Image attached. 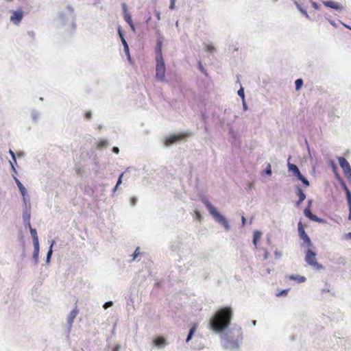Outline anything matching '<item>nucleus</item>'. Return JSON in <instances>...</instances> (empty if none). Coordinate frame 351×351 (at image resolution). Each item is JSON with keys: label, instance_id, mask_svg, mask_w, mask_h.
Listing matches in <instances>:
<instances>
[{"label": "nucleus", "instance_id": "nucleus-1", "mask_svg": "<svg viewBox=\"0 0 351 351\" xmlns=\"http://www.w3.org/2000/svg\"><path fill=\"white\" fill-rule=\"evenodd\" d=\"M232 316L230 307L221 308L210 319L209 325L214 332L220 334L221 343L225 350L237 351L243 341V332L239 324H234L229 327Z\"/></svg>", "mask_w": 351, "mask_h": 351}, {"label": "nucleus", "instance_id": "nucleus-2", "mask_svg": "<svg viewBox=\"0 0 351 351\" xmlns=\"http://www.w3.org/2000/svg\"><path fill=\"white\" fill-rule=\"evenodd\" d=\"M74 8L68 5L58 12L57 21L65 31L72 32L76 28Z\"/></svg>", "mask_w": 351, "mask_h": 351}, {"label": "nucleus", "instance_id": "nucleus-3", "mask_svg": "<svg viewBox=\"0 0 351 351\" xmlns=\"http://www.w3.org/2000/svg\"><path fill=\"white\" fill-rule=\"evenodd\" d=\"M200 199L208 210V213L214 218V219L217 223L221 224L226 230H229L230 226L228 221L217 210V208L211 204L208 197L206 196H202Z\"/></svg>", "mask_w": 351, "mask_h": 351}, {"label": "nucleus", "instance_id": "nucleus-4", "mask_svg": "<svg viewBox=\"0 0 351 351\" xmlns=\"http://www.w3.org/2000/svg\"><path fill=\"white\" fill-rule=\"evenodd\" d=\"M316 256L315 252L311 249H308L305 252L304 261L314 269L319 271L324 269V266L317 261Z\"/></svg>", "mask_w": 351, "mask_h": 351}, {"label": "nucleus", "instance_id": "nucleus-5", "mask_svg": "<svg viewBox=\"0 0 351 351\" xmlns=\"http://www.w3.org/2000/svg\"><path fill=\"white\" fill-rule=\"evenodd\" d=\"M287 167L289 171L292 172L293 175L296 177L298 180L301 181L305 186L310 185L309 181L301 173L297 165L288 162Z\"/></svg>", "mask_w": 351, "mask_h": 351}, {"label": "nucleus", "instance_id": "nucleus-6", "mask_svg": "<svg viewBox=\"0 0 351 351\" xmlns=\"http://www.w3.org/2000/svg\"><path fill=\"white\" fill-rule=\"evenodd\" d=\"M298 226L299 237L303 241V243L302 245L303 247H307L308 248L313 247V243L311 242L310 237L308 236V234L305 232L304 228L303 225L301 221H300L298 223Z\"/></svg>", "mask_w": 351, "mask_h": 351}, {"label": "nucleus", "instance_id": "nucleus-7", "mask_svg": "<svg viewBox=\"0 0 351 351\" xmlns=\"http://www.w3.org/2000/svg\"><path fill=\"white\" fill-rule=\"evenodd\" d=\"M156 77L158 80L164 82L165 80V64L164 59L156 60Z\"/></svg>", "mask_w": 351, "mask_h": 351}, {"label": "nucleus", "instance_id": "nucleus-8", "mask_svg": "<svg viewBox=\"0 0 351 351\" xmlns=\"http://www.w3.org/2000/svg\"><path fill=\"white\" fill-rule=\"evenodd\" d=\"M337 160L345 176L348 179V181L351 184V167L349 162L343 156L338 157Z\"/></svg>", "mask_w": 351, "mask_h": 351}, {"label": "nucleus", "instance_id": "nucleus-9", "mask_svg": "<svg viewBox=\"0 0 351 351\" xmlns=\"http://www.w3.org/2000/svg\"><path fill=\"white\" fill-rule=\"evenodd\" d=\"M11 15L10 17V21L16 25H18L21 23L23 16L24 12L22 10L21 8H19L15 10L10 11Z\"/></svg>", "mask_w": 351, "mask_h": 351}, {"label": "nucleus", "instance_id": "nucleus-10", "mask_svg": "<svg viewBox=\"0 0 351 351\" xmlns=\"http://www.w3.org/2000/svg\"><path fill=\"white\" fill-rule=\"evenodd\" d=\"M185 136H186V134H173L167 138H166L165 141V145L167 147H169L173 144L174 143L181 141L183 139Z\"/></svg>", "mask_w": 351, "mask_h": 351}, {"label": "nucleus", "instance_id": "nucleus-11", "mask_svg": "<svg viewBox=\"0 0 351 351\" xmlns=\"http://www.w3.org/2000/svg\"><path fill=\"white\" fill-rule=\"evenodd\" d=\"M77 313H78L77 310L76 308H74L73 310H72L70 312V313L69 314V315L67 317V319H66L67 324H68V327H67V330H66V337H69V333L71 332V329L73 321H74L75 318L76 317Z\"/></svg>", "mask_w": 351, "mask_h": 351}, {"label": "nucleus", "instance_id": "nucleus-12", "mask_svg": "<svg viewBox=\"0 0 351 351\" xmlns=\"http://www.w3.org/2000/svg\"><path fill=\"white\" fill-rule=\"evenodd\" d=\"M304 214L306 217L313 221H316L320 223H324L326 222L325 219L319 218L317 215L313 214L308 208H305Z\"/></svg>", "mask_w": 351, "mask_h": 351}, {"label": "nucleus", "instance_id": "nucleus-13", "mask_svg": "<svg viewBox=\"0 0 351 351\" xmlns=\"http://www.w3.org/2000/svg\"><path fill=\"white\" fill-rule=\"evenodd\" d=\"M295 194L298 197V200L296 202V206H299L302 202L306 199V195L300 186H295Z\"/></svg>", "mask_w": 351, "mask_h": 351}, {"label": "nucleus", "instance_id": "nucleus-14", "mask_svg": "<svg viewBox=\"0 0 351 351\" xmlns=\"http://www.w3.org/2000/svg\"><path fill=\"white\" fill-rule=\"evenodd\" d=\"M154 344L158 348H163L167 345L166 339L162 337H158L154 339Z\"/></svg>", "mask_w": 351, "mask_h": 351}, {"label": "nucleus", "instance_id": "nucleus-15", "mask_svg": "<svg viewBox=\"0 0 351 351\" xmlns=\"http://www.w3.org/2000/svg\"><path fill=\"white\" fill-rule=\"evenodd\" d=\"M13 178H14V180L21 192V195L23 197L26 196L27 191V189H25V187L23 186V184L21 182V181L16 176H13Z\"/></svg>", "mask_w": 351, "mask_h": 351}, {"label": "nucleus", "instance_id": "nucleus-16", "mask_svg": "<svg viewBox=\"0 0 351 351\" xmlns=\"http://www.w3.org/2000/svg\"><path fill=\"white\" fill-rule=\"evenodd\" d=\"M22 217L23 223L29 224V221H30L31 218V208H29L28 207L23 208Z\"/></svg>", "mask_w": 351, "mask_h": 351}, {"label": "nucleus", "instance_id": "nucleus-17", "mask_svg": "<svg viewBox=\"0 0 351 351\" xmlns=\"http://www.w3.org/2000/svg\"><path fill=\"white\" fill-rule=\"evenodd\" d=\"M323 3L325 6L337 10H341L342 8V6L339 3L335 2V1H324Z\"/></svg>", "mask_w": 351, "mask_h": 351}, {"label": "nucleus", "instance_id": "nucleus-18", "mask_svg": "<svg viewBox=\"0 0 351 351\" xmlns=\"http://www.w3.org/2000/svg\"><path fill=\"white\" fill-rule=\"evenodd\" d=\"M39 243L34 244V252L32 255V258L34 261V264H37L38 262V256H39Z\"/></svg>", "mask_w": 351, "mask_h": 351}, {"label": "nucleus", "instance_id": "nucleus-19", "mask_svg": "<svg viewBox=\"0 0 351 351\" xmlns=\"http://www.w3.org/2000/svg\"><path fill=\"white\" fill-rule=\"evenodd\" d=\"M287 278L289 280H295L298 283H302L306 280V278L305 276H300V275H289Z\"/></svg>", "mask_w": 351, "mask_h": 351}, {"label": "nucleus", "instance_id": "nucleus-20", "mask_svg": "<svg viewBox=\"0 0 351 351\" xmlns=\"http://www.w3.org/2000/svg\"><path fill=\"white\" fill-rule=\"evenodd\" d=\"M293 3L295 5L298 10L308 20L311 21V19L306 10L302 8V5L295 0H293Z\"/></svg>", "mask_w": 351, "mask_h": 351}, {"label": "nucleus", "instance_id": "nucleus-21", "mask_svg": "<svg viewBox=\"0 0 351 351\" xmlns=\"http://www.w3.org/2000/svg\"><path fill=\"white\" fill-rule=\"evenodd\" d=\"M30 116L33 123H37L40 117V112L35 109H33L31 111Z\"/></svg>", "mask_w": 351, "mask_h": 351}, {"label": "nucleus", "instance_id": "nucleus-22", "mask_svg": "<svg viewBox=\"0 0 351 351\" xmlns=\"http://www.w3.org/2000/svg\"><path fill=\"white\" fill-rule=\"evenodd\" d=\"M123 17H124V20L125 21V22L130 25L132 32H135L136 29H135L134 25L132 22L131 14H125Z\"/></svg>", "mask_w": 351, "mask_h": 351}, {"label": "nucleus", "instance_id": "nucleus-23", "mask_svg": "<svg viewBox=\"0 0 351 351\" xmlns=\"http://www.w3.org/2000/svg\"><path fill=\"white\" fill-rule=\"evenodd\" d=\"M197 328V325L196 324H194L189 331V333H188V335H187V337L186 339V342H189L191 340Z\"/></svg>", "mask_w": 351, "mask_h": 351}, {"label": "nucleus", "instance_id": "nucleus-24", "mask_svg": "<svg viewBox=\"0 0 351 351\" xmlns=\"http://www.w3.org/2000/svg\"><path fill=\"white\" fill-rule=\"evenodd\" d=\"M261 232L258 230H256L254 232L252 243L256 247H257L258 241L261 239Z\"/></svg>", "mask_w": 351, "mask_h": 351}, {"label": "nucleus", "instance_id": "nucleus-25", "mask_svg": "<svg viewBox=\"0 0 351 351\" xmlns=\"http://www.w3.org/2000/svg\"><path fill=\"white\" fill-rule=\"evenodd\" d=\"M29 232H30L31 236L32 237L33 244L39 243L38 237L37 234L36 230L34 228H30Z\"/></svg>", "mask_w": 351, "mask_h": 351}, {"label": "nucleus", "instance_id": "nucleus-26", "mask_svg": "<svg viewBox=\"0 0 351 351\" xmlns=\"http://www.w3.org/2000/svg\"><path fill=\"white\" fill-rule=\"evenodd\" d=\"M55 243V241L54 240H52L51 241V244H50V246H49V250L47 253V256H46V262L47 263H49L50 262V260H51V256H52V253H53V245H54Z\"/></svg>", "mask_w": 351, "mask_h": 351}, {"label": "nucleus", "instance_id": "nucleus-27", "mask_svg": "<svg viewBox=\"0 0 351 351\" xmlns=\"http://www.w3.org/2000/svg\"><path fill=\"white\" fill-rule=\"evenodd\" d=\"M156 60H162V47L160 46H156Z\"/></svg>", "mask_w": 351, "mask_h": 351}, {"label": "nucleus", "instance_id": "nucleus-28", "mask_svg": "<svg viewBox=\"0 0 351 351\" xmlns=\"http://www.w3.org/2000/svg\"><path fill=\"white\" fill-rule=\"evenodd\" d=\"M156 34L158 35L156 46H160L162 47L163 43V37L158 29L157 30Z\"/></svg>", "mask_w": 351, "mask_h": 351}, {"label": "nucleus", "instance_id": "nucleus-29", "mask_svg": "<svg viewBox=\"0 0 351 351\" xmlns=\"http://www.w3.org/2000/svg\"><path fill=\"white\" fill-rule=\"evenodd\" d=\"M108 145V140L106 139H103V140H101L98 144H97V147L99 149H102V148H104V147H106Z\"/></svg>", "mask_w": 351, "mask_h": 351}, {"label": "nucleus", "instance_id": "nucleus-30", "mask_svg": "<svg viewBox=\"0 0 351 351\" xmlns=\"http://www.w3.org/2000/svg\"><path fill=\"white\" fill-rule=\"evenodd\" d=\"M117 32H118V34L120 37V39L121 40L122 45H125V43H128L124 38V35H123L121 28L120 27H118Z\"/></svg>", "mask_w": 351, "mask_h": 351}, {"label": "nucleus", "instance_id": "nucleus-31", "mask_svg": "<svg viewBox=\"0 0 351 351\" xmlns=\"http://www.w3.org/2000/svg\"><path fill=\"white\" fill-rule=\"evenodd\" d=\"M303 85V80L301 78L297 79L295 81V90H300Z\"/></svg>", "mask_w": 351, "mask_h": 351}, {"label": "nucleus", "instance_id": "nucleus-32", "mask_svg": "<svg viewBox=\"0 0 351 351\" xmlns=\"http://www.w3.org/2000/svg\"><path fill=\"white\" fill-rule=\"evenodd\" d=\"M123 49L125 53V55L127 56V58L129 60H130V49L128 43H125V45H123Z\"/></svg>", "mask_w": 351, "mask_h": 351}, {"label": "nucleus", "instance_id": "nucleus-33", "mask_svg": "<svg viewBox=\"0 0 351 351\" xmlns=\"http://www.w3.org/2000/svg\"><path fill=\"white\" fill-rule=\"evenodd\" d=\"M339 182L342 187V189L345 191V192H348V191H350L348 188L347 185L346 184L345 182L341 178H339Z\"/></svg>", "mask_w": 351, "mask_h": 351}, {"label": "nucleus", "instance_id": "nucleus-34", "mask_svg": "<svg viewBox=\"0 0 351 351\" xmlns=\"http://www.w3.org/2000/svg\"><path fill=\"white\" fill-rule=\"evenodd\" d=\"M123 173H121V174L119 176V178H118V180H117V184H116V185H115V186H114V189H113V192H114H114H115V191L117 189L118 186H119L122 183V178H123Z\"/></svg>", "mask_w": 351, "mask_h": 351}, {"label": "nucleus", "instance_id": "nucleus-35", "mask_svg": "<svg viewBox=\"0 0 351 351\" xmlns=\"http://www.w3.org/2000/svg\"><path fill=\"white\" fill-rule=\"evenodd\" d=\"M206 51L210 53H213L214 52L216 51L215 47L212 45H206Z\"/></svg>", "mask_w": 351, "mask_h": 351}, {"label": "nucleus", "instance_id": "nucleus-36", "mask_svg": "<svg viewBox=\"0 0 351 351\" xmlns=\"http://www.w3.org/2000/svg\"><path fill=\"white\" fill-rule=\"evenodd\" d=\"M141 254V252H140V248L139 247H136L134 252L133 253V254L132 255V260L133 261H135L138 256Z\"/></svg>", "mask_w": 351, "mask_h": 351}, {"label": "nucleus", "instance_id": "nucleus-37", "mask_svg": "<svg viewBox=\"0 0 351 351\" xmlns=\"http://www.w3.org/2000/svg\"><path fill=\"white\" fill-rule=\"evenodd\" d=\"M289 290V289L282 290L281 291L276 293V295L277 297L286 296L288 293Z\"/></svg>", "mask_w": 351, "mask_h": 351}, {"label": "nucleus", "instance_id": "nucleus-38", "mask_svg": "<svg viewBox=\"0 0 351 351\" xmlns=\"http://www.w3.org/2000/svg\"><path fill=\"white\" fill-rule=\"evenodd\" d=\"M237 94L242 99V100L245 99L244 89L243 87L240 88V89L237 92Z\"/></svg>", "mask_w": 351, "mask_h": 351}, {"label": "nucleus", "instance_id": "nucleus-39", "mask_svg": "<svg viewBox=\"0 0 351 351\" xmlns=\"http://www.w3.org/2000/svg\"><path fill=\"white\" fill-rule=\"evenodd\" d=\"M23 206H24L23 208H26L27 207H28L29 208H31L30 204L28 202V200L27 199L25 196L23 197Z\"/></svg>", "mask_w": 351, "mask_h": 351}, {"label": "nucleus", "instance_id": "nucleus-40", "mask_svg": "<svg viewBox=\"0 0 351 351\" xmlns=\"http://www.w3.org/2000/svg\"><path fill=\"white\" fill-rule=\"evenodd\" d=\"M346 194L348 204V206H351V192L350 191H348V192H346Z\"/></svg>", "mask_w": 351, "mask_h": 351}, {"label": "nucleus", "instance_id": "nucleus-41", "mask_svg": "<svg viewBox=\"0 0 351 351\" xmlns=\"http://www.w3.org/2000/svg\"><path fill=\"white\" fill-rule=\"evenodd\" d=\"M112 305H113V302L112 301H108L104 303V304L103 305V308L104 309H107V308L111 307Z\"/></svg>", "mask_w": 351, "mask_h": 351}, {"label": "nucleus", "instance_id": "nucleus-42", "mask_svg": "<svg viewBox=\"0 0 351 351\" xmlns=\"http://www.w3.org/2000/svg\"><path fill=\"white\" fill-rule=\"evenodd\" d=\"M271 173L272 172H271V165H270V164H268L267 168L265 170V173L268 175V176H271Z\"/></svg>", "mask_w": 351, "mask_h": 351}, {"label": "nucleus", "instance_id": "nucleus-43", "mask_svg": "<svg viewBox=\"0 0 351 351\" xmlns=\"http://www.w3.org/2000/svg\"><path fill=\"white\" fill-rule=\"evenodd\" d=\"M260 250H262L263 252V259L267 260L269 256L268 251L265 248H261Z\"/></svg>", "mask_w": 351, "mask_h": 351}, {"label": "nucleus", "instance_id": "nucleus-44", "mask_svg": "<svg viewBox=\"0 0 351 351\" xmlns=\"http://www.w3.org/2000/svg\"><path fill=\"white\" fill-rule=\"evenodd\" d=\"M271 271V270L269 268H266L261 271V274L263 276H267V275L270 274Z\"/></svg>", "mask_w": 351, "mask_h": 351}, {"label": "nucleus", "instance_id": "nucleus-45", "mask_svg": "<svg viewBox=\"0 0 351 351\" xmlns=\"http://www.w3.org/2000/svg\"><path fill=\"white\" fill-rule=\"evenodd\" d=\"M9 154L11 156L12 160L15 161V164H16V158L14 152L12 149H10Z\"/></svg>", "mask_w": 351, "mask_h": 351}, {"label": "nucleus", "instance_id": "nucleus-46", "mask_svg": "<svg viewBox=\"0 0 351 351\" xmlns=\"http://www.w3.org/2000/svg\"><path fill=\"white\" fill-rule=\"evenodd\" d=\"M138 198L136 197H132L130 199V204L132 206H135L137 204Z\"/></svg>", "mask_w": 351, "mask_h": 351}, {"label": "nucleus", "instance_id": "nucleus-47", "mask_svg": "<svg viewBox=\"0 0 351 351\" xmlns=\"http://www.w3.org/2000/svg\"><path fill=\"white\" fill-rule=\"evenodd\" d=\"M176 0H170V5H169V9L171 10H173L175 9L176 7Z\"/></svg>", "mask_w": 351, "mask_h": 351}, {"label": "nucleus", "instance_id": "nucleus-48", "mask_svg": "<svg viewBox=\"0 0 351 351\" xmlns=\"http://www.w3.org/2000/svg\"><path fill=\"white\" fill-rule=\"evenodd\" d=\"M311 3L314 9L318 10L319 8V5L317 3H316L315 1H311Z\"/></svg>", "mask_w": 351, "mask_h": 351}, {"label": "nucleus", "instance_id": "nucleus-49", "mask_svg": "<svg viewBox=\"0 0 351 351\" xmlns=\"http://www.w3.org/2000/svg\"><path fill=\"white\" fill-rule=\"evenodd\" d=\"M122 8H123V14L124 15L125 14H130L128 10H127V6H126V4L125 3H123L122 4Z\"/></svg>", "mask_w": 351, "mask_h": 351}, {"label": "nucleus", "instance_id": "nucleus-50", "mask_svg": "<svg viewBox=\"0 0 351 351\" xmlns=\"http://www.w3.org/2000/svg\"><path fill=\"white\" fill-rule=\"evenodd\" d=\"M10 166H11V168L12 169V171L16 173V170L15 169V167L14 165H16L15 164V161H10Z\"/></svg>", "mask_w": 351, "mask_h": 351}, {"label": "nucleus", "instance_id": "nucleus-51", "mask_svg": "<svg viewBox=\"0 0 351 351\" xmlns=\"http://www.w3.org/2000/svg\"><path fill=\"white\" fill-rule=\"evenodd\" d=\"M274 255H275V257H276V258H280V257H281L282 254H281V252H279V251H275V252H274Z\"/></svg>", "mask_w": 351, "mask_h": 351}, {"label": "nucleus", "instance_id": "nucleus-52", "mask_svg": "<svg viewBox=\"0 0 351 351\" xmlns=\"http://www.w3.org/2000/svg\"><path fill=\"white\" fill-rule=\"evenodd\" d=\"M155 12V15H156V19H157L158 21H160V19H161V18H160V12L159 11L156 10H155V12Z\"/></svg>", "mask_w": 351, "mask_h": 351}, {"label": "nucleus", "instance_id": "nucleus-53", "mask_svg": "<svg viewBox=\"0 0 351 351\" xmlns=\"http://www.w3.org/2000/svg\"><path fill=\"white\" fill-rule=\"evenodd\" d=\"M85 117L87 119H90L92 117V112L90 111H88L86 113Z\"/></svg>", "mask_w": 351, "mask_h": 351}, {"label": "nucleus", "instance_id": "nucleus-54", "mask_svg": "<svg viewBox=\"0 0 351 351\" xmlns=\"http://www.w3.org/2000/svg\"><path fill=\"white\" fill-rule=\"evenodd\" d=\"M242 104H243V110H244L245 111H246V110H247V104H246V102H245V99H244V100H242Z\"/></svg>", "mask_w": 351, "mask_h": 351}, {"label": "nucleus", "instance_id": "nucleus-55", "mask_svg": "<svg viewBox=\"0 0 351 351\" xmlns=\"http://www.w3.org/2000/svg\"><path fill=\"white\" fill-rule=\"evenodd\" d=\"M344 239L346 240H349V239H351V232H348V234H346L344 235Z\"/></svg>", "mask_w": 351, "mask_h": 351}, {"label": "nucleus", "instance_id": "nucleus-56", "mask_svg": "<svg viewBox=\"0 0 351 351\" xmlns=\"http://www.w3.org/2000/svg\"><path fill=\"white\" fill-rule=\"evenodd\" d=\"M198 67H199V70H200L202 72L205 73L204 69V67H203L202 64V62H199V63H198Z\"/></svg>", "mask_w": 351, "mask_h": 351}, {"label": "nucleus", "instance_id": "nucleus-57", "mask_svg": "<svg viewBox=\"0 0 351 351\" xmlns=\"http://www.w3.org/2000/svg\"><path fill=\"white\" fill-rule=\"evenodd\" d=\"M195 215H196V217L198 220H201L202 219V215L200 214V213L199 211H195Z\"/></svg>", "mask_w": 351, "mask_h": 351}, {"label": "nucleus", "instance_id": "nucleus-58", "mask_svg": "<svg viewBox=\"0 0 351 351\" xmlns=\"http://www.w3.org/2000/svg\"><path fill=\"white\" fill-rule=\"evenodd\" d=\"M112 152H113L114 154H119V147H112Z\"/></svg>", "mask_w": 351, "mask_h": 351}, {"label": "nucleus", "instance_id": "nucleus-59", "mask_svg": "<svg viewBox=\"0 0 351 351\" xmlns=\"http://www.w3.org/2000/svg\"><path fill=\"white\" fill-rule=\"evenodd\" d=\"M241 223L243 226H244L246 223V219L244 216L241 217Z\"/></svg>", "mask_w": 351, "mask_h": 351}, {"label": "nucleus", "instance_id": "nucleus-60", "mask_svg": "<svg viewBox=\"0 0 351 351\" xmlns=\"http://www.w3.org/2000/svg\"><path fill=\"white\" fill-rule=\"evenodd\" d=\"M28 35H29L31 38H34V35H35V34H34V32L33 31H29V32H28Z\"/></svg>", "mask_w": 351, "mask_h": 351}, {"label": "nucleus", "instance_id": "nucleus-61", "mask_svg": "<svg viewBox=\"0 0 351 351\" xmlns=\"http://www.w3.org/2000/svg\"><path fill=\"white\" fill-rule=\"evenodd\" d=\"M312 202H313V200L312 199H308V206H306V208H308L310 210H311V206L312 204Z\"/></svg>", "mask_w": 351, "mask_h": 351}, {"label": "nucleus", "instance_id": "nucleus-62", "mask_svg": "<svg viewBox=\"0 0 351 351\" xmlns=\"http://www.w3.org/2000/svg\"><path fill=\"white\" fill-rule=\"evenodd\" d=\"M120 350V346L119 345H117L114 348H113V351H119Z\"/></svg>", "mask_w": 351, "mask_h": 351}, {"label": "nucleus", "instance_id": "nucleus-63", "mask_svg": "<svg viewBox=\"0 0 351 351\" xmlns=\"http://www.w3.org/2000/svg\"><path fill=\"white\" fill-rule=\"evenodd\" d=\"M349 207V217H348V219L349 220L351 219V205L350 206H348Z\"/></svg>", "mask_w": 351, "mask_h": 351}, {"label": "nucleus", "instance_id": "nucleus-64", "mask_svg": "<svg viewBox=\"0 0 351 351\" xmlns=\"http://www.w3.org/2000/svg\"><path fill=\"white\" fill-rule=\"evenodd\" d=\"M24 224H25V227H27L29 230H30V228H32L30 221H29V224L28 223H24Z\"/></svg>", "mask_w": 351, "mask_h": 351}]
</instances>
